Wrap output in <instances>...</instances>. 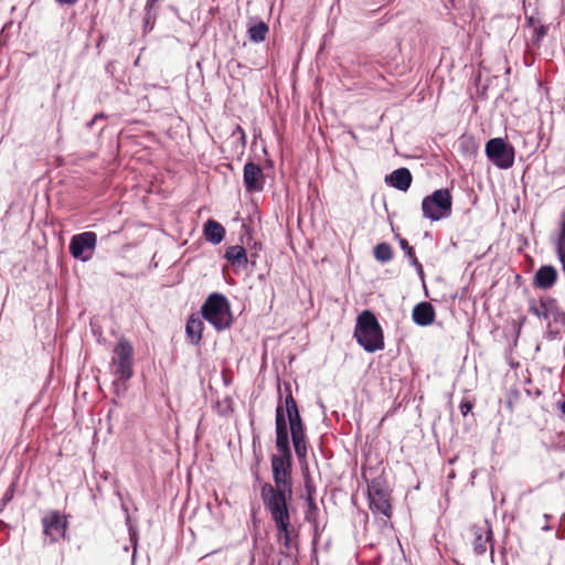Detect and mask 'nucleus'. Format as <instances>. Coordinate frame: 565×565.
Listing matches in <instances>:
<instances>
[{
    "mask_svg": "<svg viewBox=\"0 0 565 565\" xmlns=\"http://www.w3.org/2000/svg\"><path fill=\"white\" fill-rule=\"evenodd\" d=\"M557 278V273L552 266H542L534 276V284L542 289L551 288Z\"/></svg>",
    "mask_w": 565,
    "mask_h": 565,
    "instance_id": "obj_13",
    "label": "nucleus"
},
{
    "mask_svg": "<svg viewBox=\"0 0 565 565\" xmlns=\"http://www.w3.org/2000/svg\"><path fill=\"white\" fill-rule=\"evenodd\" d=\"M408 256L412 257V249H408Z\"/></svg>",
    "mask_w": 565,
    "mask_h": 565,
    "instance_id": "obj_29",
    "label": "nucleus"
},
{
    "mask_svg": "<svg viewBox=\"0 0 565 565\" xmlns=\"http://www.w3.org/2000/svg\"><path fill=\"white\" fill-rule=\"evenodd\" d=\"M562 412L565 414V402L562 405Z\"/></svg>",
    "mask_w": 565,
    "mask_h": 565,
    "instance_id": "obj_27",
    "label": "nucleus"
},
{
    "mask_svg": "<svg viewBox=\"0 0 565 565\" xmlns=\"http://www.w3.org/2000/svg\"><path fill=\"white\" fill-rule=\"evenodd\" d=\"M224 257L236 270L246 268L247 256L245 249H226Z\"/></svg>",
    "mask_w": 565,
    "mask_h": 565,
    "instance_id": "obj_16",
    "label": "nucleus"
},
{
    "mask_svg": "<svg viewBox=\"0 0 565 565\" xmlns=\"http://www.w3.org/2000/svg\"><path fill=\"white\" fill-rule=\"evenodd\" d=\"M77 0H57L62 4H74Z\"/></svg>",
    "mask_w": 565,
    "mask_h": 565,
    "instance_id": "obj_25",
    "label": "nucleus"
},
{
    "mask_svg": "<svg viewBox=\"0 0 565 565\" xmlns=\"http://www.w3.org/2000/svg\"><path fill=\"white\" fill-rule=\"evenodd\" d=\"M354 338L367 352H375L384 348L382 328L374 313L370 310H364L359 315L354 329Z\"/></svg>",
    "mask_w": 565,
    "mask_h": 565,
    "instance_id": "obj_2",
    "label": "nucleus"
},
{
    "mask_svg": "<svg viewBox=\"0 0 565 565\" xmlns=\"http://www.w3.org/2000/svg\"><path fill=\"white\" fill-rule=\"evenodd\" d=\"M43 532L45 536H49L51 542H55L61 537H64L66 532V520L58 512H50L43 520Z\"/></svg>",
    "mask_w": 565,
    "mask_h": 565,
    "instance_id": "obj_9",
    "label": "nucleus"
},
{
    "mask_svg": "<svg viewBox=\"0 0 565 565\" xmlns=\"http://www.w3.org/2000/svg\"><path fill=\"white\" fill-rule=\"evenodd\" d=\"M134 348L126 339H120L114 349L111 364L115 367V373L124 381L132 376L134 365Z\"/></svg>",
    "mask_w": 565,
    "mask_h": 565,
    "instance_id": "obj_6",
    "label": "nucleus"
},
{
    "mask_svg": "<svg viewBox=\"0 0 565 565\" xmlns=\"http://www.w3.org/2000/svg\"><path fill=\"white\" fill-rule=\"evenodd\" d=\"M558 250V257L563 264V268L565 270V249H557Z\"/></svg>",
    "mask_w": 565,
    "mask_h": 565,
    "instance_id": "obj_24",
    "label": "nucleus"
},
{
    "mask_svg": "<svg viewBox=\"0 0 565 565\" xmlns=\"http://www.w3.org/2000/svg\"><path fill=\"white\" fill-rule=\"evenodd\" d=\"M370 509L375 513H381L387 518L391 516V503L388 493L379 482L373 481L367 489Z\"/></svg>",
    "mask_w": 565,
    "mask_h": 565,
    "instance_id": "obj_8",
    "label": "nucleus"
},
{
    "mask_svg": "<svg viewBox=\"0 0 565 565\" xmlns=\"http://www.w3.org/2000/svg\"><path fill=\"white\" fill-rule=\"evenodd\" d=\"M544 318L550 319V312H544Z\"/></svg>",
    "mask_w": 565,
    "mask_h": 565,
    "instance_id": "obj_26",
    "label": "nucleus"
},
{
    "mask_svg": "<svg viewBox=\"0 0 565 565\" xmlns=\"http://www.w3.org/2000/svg\"><path fill=\"white\" fill-rule=\"evenodd\" d=\"M288 425L296 455L299 459H305L307 456L306 430L291 394L286 396L285 406L278 405L276 409V448L279 454L271 457L275 486L266 483L262 487L260 497L263 501L291 499L290 468L292 456L289 447Z\"/></svg>",
    "mask_w": 565,
    "mask_h": 565,
    "instance_id": "obj_1",
    "label": "nucleus"
},
{
    "mask_svg": "<svg viewBox=\"0 0 565 565\" xmlns=\"http://www.w3.org/2000/svg\"><path fill=\"white\" fill-rule=\"evenodd\" d=\"M386 182L395 189L406 191L412 183V174L406 168H399L385 178Z\"/></svg>",
    "mask_w": 565,
    "mask_h": 565,
    "instance_id": "obj_12",
    "label": "nucleus"
},
{
    "mask_svg": "<svg viewBox=\"0 0 565 565\" xmlns=\"http://www.w3.org/2000/svg\"><path fill=\"white\" fill-rule=\"evenodd\" d=\"M244 184L247 191H260L264 185V175L262 169L249 162L244 167Z\"/></svg>",
    "mask_w": 565,
    "mask_h": 565,
    "instance_id": "obj_10",
    "label": "nucleus"
},
{
    "mask_svg": "<svg viewBox=\"0 0 565 565\" xmlns=\"http://www.w3.org/2000/svg\"><path fill=\"white\" fill-rule=\"evenodd\" d=\"M203 321L199 317H190L186 322L185 333L192 344H198L202 339Z\"/></svg>",
    "mask_w": 565,
    "mask_h": 565,
    "instance_id": "obj_15",
    "label": "nucleus"
},
{
    "mask_svg": "<svg viewBox=\"0 0 565 565\" xmlns=\"http://www.w3.org/2000/svg\"><path fill=\"white\" fill-rule=\"evenodd\" d=\"M376 247L382 248V247H385V245L380 244V245H377Z\"/></svg>",
    "mask_w": 565,
    "mask_h": 565,
    "instance_id": "obj_28",
    "label": "nucleus"
},
{
    "mask_svg": "<svg viewBox=\"0 0 565 565\" xmlns=\"http://www.w3.org/2000/svg\"><path fill=\"white\" fill-rule=\"evenodd\" d=\"M202 315L216 330H224L232 323V313L227 299L212 294L202 306Z\"/></svg>",
    "mask_w": 565,
    "mask_h": 565,
    "instance_id": "obj_4",
    "label": "nucleus"
},
{
    "mask_svg": "<svg viewBox=\"0 0 565 565\" xmlns=\"http://www.w3.org/2000/svg\"><path fill=\"white\" fill-rule=\"evenodd\" d=\"M225 234L224 227L214 220H209L204 225V235L206 239L213 244L217 245L222 242Z\"/></svg>",
    "mask_w": 565,
    "mask_h": 565,
    "instance_id": "obj_14",
    "label": "nucleus"
},
{
    "mask_svg": "<svg viewBox=\"0 0 565 565\" xmlns=\"http://www.w3.org/2000/svg\"><path fill=\"white\" fill-rule=\"evenodd\" d=\"M268 33V26L264 22H259L249 28L248 34L252 41L262 42Z\"/></svg>",
    "mask_w": 565,
    "mask_h": 565,
    "instance_id": "obj_18",
    "label": "nucleus"
},
{
    "mask_svg": "<svg viewBox=\"0 0 565 565\" xmlns=\"http://www.w3.org/2000/svg\"><path fill=\"white\" fill-rule=\"evenodd\" d=\"M452 200L448 190H437L422 202V211L430 221L446 218L451 213Z\"/></svg>",
    "mask_w": 565,
    "mask_h": 565,
    "instance_id": "obj_5",
    "label": "nucleus"
},
{
    "mask_svg": "<svg viewBox=\"0 0 565 565\" xmlns=\"http://www.w3.org/2000/svg\"><path fill=\"white\" fill-rule=\"evenodd\" d=\"M554 321L565 328V312H553Z\"/></svg>",
    "mask_w": 565,
    "mask_h": 565,
    "instance_id": "obj_23",
    "label": "nucleus"
},
{
    "mask_svg": "<svg viewBox=\"0 0 565 565\" xmlns=\"http://www.w3.org/2000/svg\"><path fill=\"white\" fill-rule=\"evenodd\" d=\"M97 243V236L94 232H84L74 235L70 247H95Z\"/></svg>",
    "mask_w": 565,
    "mask_h": 565,
    "instance_id": "obj_17",
    "label": "nucleus"
},
{
    "mask_svg": "<svg viewBox=\"0 0 565 565\" xmlns=\"http://www.w3.org/2000/svg\"><path fill=\"white\" fill-rule=\"evenodd\" d=\"M413 320L418 326H429L434 322L435 310L429 302H420L413 309Z\"/></svg>",
    "mask_w": 565,
    "mask_h": 565,
    "instance_id": "obj_11",
    "label": "nucleus"
},
{
    "mask_svg": "<svg viewBox=\"0 0 565 565\" xmlns=\"http://www.w3.org/2000/svg\"><path fill=\"white\" fill-rule=\"evenodd\" d=\"M472 406L470 401H462L459 406L461 415L467 416L471 412Z\"/></svg>",
    "mask_w": 565,
    "mask_h": 565,
    "instance_id": "obj_22",
    "label": "nucleus"
},
{
    "mask_svg": "<svg viewBox=\"0 0 565 565\" xmlns=\"http://www.w3.org/2000/svg\"><path fill=\"white\" fill-rule=\"evenodd\" d=\"M92 252L93 249H71L73 257L82 262L88 260L92 257Z\"/></svg>",
    "mask_w": 565,
    "mask_h": 565,
    "instance_id": "obj_20",
    "label": "nucleus"
},
{
    "mask_svg": "<svg viewBox=\"0 0 565 565\" xmlns=\"http://www.w3.org/2000/svg\"><path fill=\"white\" fill-rule=\"evenodd\" d=\"M374 257L381 263H386L392 259V249H374Z\"/></svg>",
    "mask_w": 565,
    "mask_h": 565,
    "instance_id": "obj_19",
    "label": "nucleus"
},
{
    "mask_svg": "<svg viewBox=\"0 0 565 565\" xmlns=\"http://www.w3.org/2000/svg\"><path fill=\"white\" fill-rule=\"evenodd\" d=\"M288 500L289 499H273L263 501L265 509L269 512L276 525L278 541L282 542L287 548L290 547L291 535L294 533L287 504Z\"/></svg>",
    "mask_w": 565,
    "mask_h": 565,
    "instance_id": "obj_3",
    "label": "nucleus"
},
{
    "mask_svg": "<svg viewBox=\"0 0 565 565\" xmlns=\"http://www.w3.org/2000/svg\"><path fill=\"white\" fill-rule=\"evenodd\" d=\"M487 540H488V537L483 539L482 534L476 533L475 550L477 553L481 554V553L486 552Z\"/></svg>",
    "mask_w": 565,
    "mask_h": 565,
    "instance_id": "obj_21",
    "label": "nucleus"
},
{
    "mask_svg": "<svg viewBox=\"0 0 565 565\" xmlns=\"http://www.w3.org/2000/svg\"><path fill=\"white\" fill-rule=\"evenodd\" d=\"M488 159L500 169H509L514 163V149L502 138H492L486 143Z\"/></svg>",
    "mask_w": 565,
    "mask_h": 565,
    "instance_id": "obj_7",
    "label": "nucleus"
}]
</instances>
